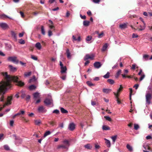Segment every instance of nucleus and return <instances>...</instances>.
Here are the masks:
<instances>
[{
  "mask_svg": "<svg viewBox=\"0 0 152 152\" xmlns=\"http://www.w3.org/2000/svg\"><path fill=\"white\" fill-rule=\"evenodd\" d=\"M8 60L16 64H18L19 62L17 58V57L15 56L9 57L8 58Z\"/></svg>",
  "mask_w": 152,
  "mask_h": 152,
  "instance_id": "20e7f679",
  "label": "nucleus"
},
{
  "mask_svg": "<svg viewBox=\"0 0 152 152\" xmlns=\"http://www.w3.org/2000/svg\"><path fill=\"white\" fill-rule=\"evenodd\" d=\"M90 22L89 21L85 20L83 22V25L85 26H89Z\"/></svg>",
  "mask_w": 152,
  "mask_h": 152,
  "instance_id": "393cba45",
  "label": "nucleus"
},
{
  "mask_svg": "<svg viewBox=\"0 0 152 152\" xmlns=\"http://www.w3.org/2000/svg\"><path fill=\"white\" fill-rule=\"evenodd\" d=\"M33 95V96L34 99V101H36L37 99L39 98L40 97L39 93L38 92L34 93Z\"/></svg>",
  "mask_w": 152,
  "mask_h": 152,
  "instance_id": "9b49d317",
  "label": "nucleus"
},
{
  "mask_svg": "<svg viewBox=\"0 0 152 152\" xmlns=\"http://www.w3.org/2000/svg\"><path fill=\"white\" fill-rule=\"evenodd\" d=\"M61 111L63 113H68V111L65 109L63 107H61L60 108Z\"/></svg>",
  "mask_w": 152,
  "mask_h": 152,
  "instance_id": "bb28decb",
  "label": "nucleus"
},
{
  "mask_svg": "<svg viewBox=\"0 0 152 152\" xmlns=\"http://www.w3.org/2000/svg\"><path fill=\"white\" fill-rule=\"evenodd\" d=\"M104 140H105V143H106L107 146L108 147H110V142L109 140L104 138Z\"/></svg>",
  "mask_w": 152,
  "mask_h": 152,
  "instance_id": "a211bd4d",
  "label": "nucleus"
},
{
  "mask_svg": "<svg viewBox=\"0 0 152 152\" xmlns=\"http://www.w3.org/2000/svg\"><path fill=\"white\" fill-rule=\"evenodd\" d=\"M104 118L107 120L109 121H112V119L110 118V117L108 116H104Z\"/></svg>",
  "mask_w": 152,
  "mask_h": 152,
  "instance_id": "37998d69",
  "label": "nucleus"
},
{
  "mask_svg": "<svg viewBox=\"0 0 152 152\" xmlns=\"http://www.w3.org/2000/svg\"><path fill=\"white\" fill-rule=\"evenodd\" d=\"M134 129L135 130H137L139 128V126L138 124H134Z\"/></svg>",
  "mask_w": 152,
  "mask_h": 152,
  "instance_id": "c03bdc74",
  "label": "nucleus"
},
{
  "mask_svg": "<svg viewBox=\"0 0 152 152\" xmlns=\"http://www.w3.org/2000/svg\"><path fill=\"white\" fill-rule=\"evenodd\" d=\"M4 148L6 150H10V148L7 145H5L4 146Z\"/></svg>",
  "mask_w": 152,
  "mask_h": 152,
  "instance_id": "603ef678",
  "label": "nucleus"
},
{
  "mask_svg": "<svg viewBox=\"0 0 152 152\" xmlns=\"http://www.w3.org/2000/svg\"><path fill=\"white\" fill-rule=\"evenodd\" d=\"M107 47V44L106 43V44H104V45H103V46L102 47V51H105L106 50Z\"/></svg>",
  "mask_w": 152,
  "mask_h": 152,
  "instance_id": "72a5a7b5",
  "label": "nucleus"
},
{
  "mask_svg": "<svg viewBox=\"0 0 152 152\" xmlns=\"http://www.w3.org/2000/svg\"><path fill=\"white\" fill-rule=\"evenodd\" d=\"M41 33L43 35L45 34V31L44 29V27L43 26H41Z\"/></svg>",
  "mask_w": 152,
  "mask_h": 152,
  "instance_id": "473e14b6",
  "label": "nucleus"
},
{
  "mask_svg": "<svg viewBox=\"0 0 152 152\" xmlns=\"http://www.w3.org/2000/svg\"><path fill=\"white\" fill-rule=\"evenodd\" d=\"M86 83L87 85L89 86H91L94 85V84L92 83L91 81H87L86 82Z\"/></svg>",
  "mask_w": 152,
  "mask_h": 152,
  "instance_id": "a19ab883",
  "label": "nucleus"
},
{
  "mask_svg": "<svg viewBox=\"0 0 152 152\" xmlns=\"http://www.w3.org/2000/svg\"><path fill=\"white\" fill-rule=\"evenodd\" d=\"M26 94L25 93H22L21 97L22 99H23L26 97Z\"/></svg>",
  "mask_w": 152,
  "mask_h": 152,
  "instance_id": "13d9d810",
  "label": "nucleus"
},
{
  "mask_svg": "<svg viewBox=\"0 0 152 152\" xmlns=\"http://www.w3.org/2000/svg\"><path fill=\"white\" fill-rule=\"evenodd\" d=\"M142 74H143L141 75L140 79V81L142 80L145 77V75L143 73H142Z\"/></svg>",
  "mask_w": 152,
  "mask_h": 152,
  "instance_id": "5fc2aeb1",
  "label": "nucleus"
},
{
  "mask_svg": "<svg viewBox=\"0 0 152 152\" xmlns=\"http://www.w3.org/2000/svg\"><path fill=\"white\" fill-rule=\"evenodd\" d=\"M14 123V121L13 120H11L10 121V125L11 126H13V125Z\"/></svg>",
  "mask_w": 152,
  "mask_h": 152,
  "instance_id": "680f3d73",
  "label": "nucleus"
},
{
  "mask_svg": "<svg viewBox=\"0 0 152 152\" xmlns=\"http://www.w3.org/2000/svg\"><path fill=\"white\" fill-rule=\"evenodd\" d=\"M110 73L109 72H107L106 75L103 76V77L106 79L109 78L110 77Z\"/></svg>",
  "mask_w": 152,
  "mask_h": 152,
  "instance_id": "c9c22d12",
  "label": "nucleus"
},
{
  "mask_svg": "<svg viewBox=\"0 0 152 152\" xmlns=\"http://www.w3.org/2000/svg\"><path fill=\"white\" fill-rule=\"evenodd\" d=\"M97 33L98 34V37L99 38H102L103 36L104 35V33L103 32H102L101 33L99 34L98 33V31H96Z\"/></svg>",
  "mask_w": 152,
  "mask_h": 152,
  "instance_id": "4c0bfd02",
  "label": "nucleus"
},
{
  "mask_svg": "<svg viewBox=\"0 0 152 152\" xmlns=\"http://www.w3.org/2000/svg\"><path fill=\"white\" fill-rule=\"evenodd\" d=\"M136 66V64H133L132 65V67L131 68V69L133 70H135V67Z\"/></svg>",
  "mask_w": 152,
  "mask_h": 152,
  "instance_id": "6e6d98bb",
  "label": "nucleus"
},
{
  "mask_svg": "<svg viewBox=\"0 0 152 152\" xmlns=\"http://www.w3.org/2000/svg\"><path fill=\"white\" fill-rule=\"evenodd\" d=\"M121 69L119 70L117 72L115 77L116 78H118L119 75L121 74Z\"/></svg>",
  "mask_w": 152,
  "mask_h": 152,
  "instance_id": "c756f323",
  "label": "nucleus"
},
{
  "mask_svg": "<svg viewBox=\"0 0 152 152\" xmlns=\"http://www.w3.org/2000/svg\"><path fill=\"white\" fill-rule=\"evenodd\" d=\"M112 91V90L110 89L109 88H104L103 89V92L108 94L110 92Z\"/></svg>",
  "mask_w": 152,
  "mask_h": 152,
  "instance_id": "dca6fc26",
  "label": "nucleus"
},
{
  "mask_svg": "<svg viewBox=\"0 0 152 152\" xmlns=\"http://www.w3.org/2000/svg\"><path fill=\"white\" fill-rule=\"evenodd\" d=\"M10 70L13 72H15L17 71V68L16 67H13L12 66L10 65L9 66Z\"/></svg>",
  "mask_w": 152,
  "mask_h": 152,
  "instance_id": "2eb2a0df",
  "label": "nucleus"
},
{
  "mask_svg": "<svg viewBox=\"0 0 152 152\" xmlns=\"http://www.w3.org/2000/svg\"><path fill=\"white\" fill-rule=\"evenodd\" d=\"M123 88V87H122V85H120V88L117 90V94H118V93L121 92Z\"/></svg>",
  "mask_w": 152,
  "mask_h": 152,
  "instance_id": "ea45409f",
  "label": "nucleus"
},
{
  "mask_svg": "<svg viewBox=\"0 0 152 152\" xmlns=\"http://www.w3.org/2000/svg\"><path fill=\"white\" fill-rule=\"evenodd\" d=\"M94 55L92 54L91 55H89L88 54H87L84 57V61H86L88 59H90L91 60H92L94 59Z\"/></svg>",
  "mask_w": 152,
  "mask_h": 152,
  "instance_id": "423d86ee",
  "label": "nucleus"
},
{
  "mask_svg": "<svg viewBox=\"0 0 152 152\" xmlns=\"http://www.w3.org/2000/svg\"><path fill=\"white\" fill-rule=\"evenodd\" d=\"M29 88L30 90H34L36 88V86L34 85H31L29 86Z\"/></svg>",
  "mask_w": 152,
  "mask_h": 152,
  "instance_id": "f704fd0d",
  "label": "nucleus"
},
{
  "mask_svg": "<svg viewBox=\"0 0 152 152\" xmlns=\"http://www.w3.org/2000/svg\"><path fill=\"white\" fill-rule=\"evenodd\" d=\"M19 42L21 44H24L25 43V41L22 39H20Z\"/></svg>",
  "mask_w": 152,
  "mask_h": 152,
  "instance_id": "49530a36",
  "label": "nucleus"
},
{
  "mask_svg": "<svg viewBox=\"0 0 152 152\" xmlns=\"http://www.w3.org/2000/svg\"><path fill=\"white\" fill-rule=\"evenodd\" d=\"M30 98V96L29 95H27L26 96V100L27 101H28Z\"/></svg>",
  "mask_w": 152,
  "mask_h": 152,
  "instance_id": "69168bd1",
  "label": "nucleus"
},
{
  "mask_svg": "<svg viewBox=\"0 0 152 152\" xmlns=\"http://www.w3.org/2000/svg\"><path fill=\"white\" fill-rule=\"evenodd\" d=\"M60 65L61 66V73H65L66 72L67 70V68L66 66H64L61 61H60Z\"/></svg>",
  "mask_w": 152,
  "mask_h": 152,
  "instance_id": "39448f33",
  "label": "nucleus"
},
{
  "mask_svg": "<svg viewBox=\"0 0 152 152\" xmlns=\"http://www.w3.org/2000/svg\"><path fill=\"white\" fill-rule=\"evenodd\" d=\"M52 35V32L51 31L49 30L48 32V35L50 37Z\"/></svg>",
  "mask_w": 152,
  "mask_h": 152,
  "instance_id": "052dcab7",
  "label": "nucleus"
},
{
  "mask_svg": "<svg viewBox=\"0 0 152 152\" xmlns=\"http://www.w3.org/2000/svg\"><path fill=\"white\" fill-rule=\"evenodd\" d=\"M4 76L5 80L0 83V95H1L0 101L4 102V95L6 91L12 86L11 82L13 81L16 83V85L21 87L24 86V83L21 81H18V78L17 76L8 75L7 72H2Z\"/></svg>",
  "mask_w": 152,
  "mask_h": 152,
  "instance_id": "f257e3e1",
  "label": "nucleus"
},
{
  "mask_svg": "<svg viewBox=\"0 0 152 152\" xmlns=\"http://www.w3.org/2000/svg\"><path fill=\"white\" fill-rule=\"evenodd\" d=\"M11 33L12 37H13L16 40V34L13 31H11Z\"/></svg>",
  "mask_w": 152,
  "mask_h": 152,
  "instance_id": "b1692460",
  "label": "nucleus"
},
{
  "mask_svg": "<svg viewBox=\"0 0 152 152\" xmlns=\"http://www.w3.org/2000/svg\"><path fill=\"white\" fill-rule=\"evenodd\" d=\"M12 99V96H8L7 99V102L3 105V107L1 106V105H0V111L5 107L6 106L11 104L12 103L11 101Z\"/></svg>",
  "mask_w": 152,
  "mask_h": 152,
  "instance_id": "7ed1b4c3",
  "label": "nucleus"
},
{
  "mask_svg": "<svg viewBox=\"0 0 152 152\" xmlns=\"http://www.w3.org/2000/svg\"><path fill=\"white\" fill-rule=\"evenodd\" d=\"M0 17L1 18H10L8 16L4 15L3 14L0 16Z\"/></svg>",
  "mask_w": 152,
  "mask_h": 152,
  "instance_id": "79ce46f5",
  "label": "nucleus"
},
{
  "mask_svg": "<svg viewBox=\"0 0 152 152\" xmlns=\"http://www.w3.org/2000/svg\"><path fill=\"white\" fill-rule=\"evenodd\" d=\"M129 90H130V100H131V95L132 94V88H130Z\"/></svg>",
  "mask_w": 152,
  "mask_h": 152,
  "instance_id": "4d7b16f0",
  "label": "nucleus"
},
{
  "mask_svg": "<svg viewBox=\"0 0 152 152\" xmlns=\"http://www.w3.org/2000/svg\"><path fill=\"white\" fill-rule=\"evenodd\" d=\"M111 138L112 139L113 141V142H115L116 140V139L117 136L115 135V136H114L112 137Z\"/></svg>",
  "mask_w": 152,
  "mask_h": 152,
  "instance_id": "864d4df0",
  "label": "nucleus"
},
{
  "mask_svg": "<svg viewBox=\"0 0 152 152\" xmlns=\"http://www.w3.org/2000/svg\"><path fill=\"white\" fill-rule=\"evenodd\" d=\"M66 78V76L65 75H63L61 77V78L63 80H65Z\"/></svg>",
  "mask_w": 152,
  "mask_h": 152,
  "instance_id": "774afa93",
  "label": "nucleus"
},
{
  "mask_svg": "<svg viewBox=\"0 0 152 152\" xmlns=\"http://www.w3.org/2000/svg\"><path fill=\"white\" fill-rule=\"evenodd\" d=\"M63 143L64 144V145H66V147L67 146H69V142L67 140H64L63 142Z\"/></svg>",
  "mask_w": 152,
  "mask_h": 152,
  "instance_id": "5701e85b",
  "label": "nucleus"
},
{
  "mask_svg": "<svg viewBox=\"0 0 152 152\" xmlns=\"http://www.w3.org/2000/svg\"><path fill=\"white\" fill-rule=\"evenodd\" d=\"M53 100L51 98H46L44 101V103L47 105L50 104L52 103Z\"/></svg>",
  "mask_w": 152,
  "mask_h": 152,
  "instance_id": "0eeeda50",
  "label": "nucleus"
},
{
  "mask_svg": "<svg viewBox=\"0 0 152 152\" xmlns=\"http://www.w3.org/2000/svg\"><path fill=\"white\" fill-rule=\"evenodd\" d=\"M0 26L4 29H6L8 28V25L5 23H0Z\"/></svg>",
  "mask_w": 152,
  "mask_h": 152,
  "instance_id": "f8f14e48",
  "label": "nucleus"
},
{
  "mask_svg": "<svg viewBox=\"0 0 152 152\" xmlns=\"http://www.w3.org/2000/svg\"><path fill=\"white\" fill-rule=\"evenodd\" d=\"M143 58L145 59V60H147L148 59V58L149 57V55H144L143 56Z\"/></svg>",
  "mask_w": 152,
  "mask_h": 152,
  "instance_id": "de8ad7c7",
  "label": "nucleus"
},
{
  "mask_svg": "<svg viewBox=\"0 0 152 152\" xmlns=\"http://www.w3.org/2000/svg\"><path fill=\"white\" fill-rule=\"evenodd\" d=\"M13 136L15 140L19 141V143H20L22 142V140L19 137H17L15 134H13Z\"/></svg>",
  "mask_w": 152,
  "mask_h": 152,
  "instance_id": "412c9836",
  "label": "nucleus"
},
{
  "mask_svg": "<svg viewBox=\"0 0 152 152\" xmlns=\"http://www.w3.org/2000/svg\"><path fill=\"white\" fill-rule=\"evenodd\" d=\"M38 112L40 113H44L46 111V110H45V108L43 106H39L38 108Z\"/></svg>",
  "mask_w": 152,
  "mask_h": 152,
  "instance_id": "6e6552de",
  "label": "nucleus"
},
{
  "mask_svg": "<svg viewBox=\"0 0 152 152\" xmlns=\"http://www.w3.org/2000/svg\"><path fill=\"white\" fill-rule=\"evenodd\" d=\"M35 47L38 50H40L41 48V45L39 42H37L35 44Z\"/></svg>",
  "mask_w": 152,
  "mask_h": 152,
  "instance_id": "6ab92c4d",
  "label": "nucleus"
},
{
  "mask_svg": "<svg viewBox=\"0 0 152 152\" xmlns=\"http://www.w3.org/2000/svg\"><path fill=\"white\" fill-rule=\"evenodd\" d=\"M41 102V100L40 99H39L37 100H36V101L35 102V104H37L40 102Z\"/></svg>",
  "mask_w": 152,
  "mask_h": 152,
  "instance_id": "e2e57ef3",
  "label": "nucleus"
},
{
  "mask_svg": "<svg viewBox=\"0 0 152 152\" xmlns=\"http://www.w3.org/2000/svg\"><path fill=\"white\" fill-rule=\"evenodd\" d=\"M139 19L143 23V26L142 28H140L138 29L139 31L143 30H144L145 29V28L146 27V24L145 23L143 19L141 17H140L139 18Z\"/></svg>",
  "mask_w": 152,
  "mask_h": 152,
  "instance_id": "1a4fd4ad",
  "label": "nucleus"
},
{
  "mask_svg": "<svg viewBox=\"0 0 152 152\" xmlns=\"http://www.w3.org/2000/svg\"><path fill=\"white\" fill-rule=\"evenodd\" d=\"M127 23H124L119 25V28L121 29H125L127 27Z\"/></svg>",
  "mask_w": 152,
  "mask_h": 152,
  "instance_id": "ddd939ff",
  "label": "nucleus"
},
{
  "mask_svg": "<svg viewBox=\"0 0 152 152\" xmlns=\"http://www.w3.org/2000/svg\"><path fill=\"white\" fill-rule=\"evenodd\" d=\"M53 113L58 114L59 113V111L58 110L56 109L53 111Z\"/></svg>",
  "mask_w": 152,
  "mask_h": 152,
  "instance_id": "09e8293b",
  "label": "nucleus"
},
{
  "mask_svg": "<svg viewBox=\"0 0 152 152\" xmlns=\"http://www.w3.org/2000/svg\"><path fill=\"white\" fill-rule=\"evenodd\" d=\"M49 123L51 125L53 126L54 125L56 124V122L54 121H50L49 122Z\"/></svg>",
  "mask_w": 152,
  "mask_h": 152,
  "instance_id": "58836bf2",
  "label": "nucleus"
},
{
  "mask_svg": "<svg viewBox=\"0 0 152 152\" xmlns=\"http://www.w3.org/2000/svg\"><path fill=\"white\" fill-rule=\"evenodd\" d=\"M84 147L87 149H91L92 148V146L90 144H87L84 146Z\"/></svg>",
  "mask_w": 152,
  "mask_h": 152,
  "instance_id": "a878e982",
  "label": "nucleus"
},
{
  "mask_svg": "<svg viewBox=\"0 0 152 152\" xmlns=\"http://www.w3.org/2000/svg\"><path fill=\"white\" fill-rule=\"evenodd\" d=\"M58 148H62L64 149H67V148L66 147V145H59L58 147Z\"/></svg>",
  "mask_w": 152,
  "mask_h": 152,
  "instance_id": "cd10ccee",
  "label": "nucleus"
},
{
  "mask_svg": "<svg viewBox=\"0 0 152 152\" xmlns=\"http://www.w3.org/2000/svg\"><path fill=\"white\" fill-rule=\"evenodd\" d=\"M102 129L103 130H108L110 129V128L109 126L105 125L103 126Z\"/></svg>",
  "mask_w": 152,
  "mask_h": 152,
  "instance_id": "aec40b11",
  "label": "nucleus"
},
{
  "mask_svg": "<svg viewBox=\"0 0 152 152\" xmlns=\"http://www.w3.org/2000/svg\"><path fill=\"white\" fill-rule=\"evenodd\" d=\"M92 39V37L91 36H88L86 39V41H90Z\"/></svg>",
  "mask_w": 152,
  "mask_h": 152,
  "instance_id": "8fccbe9b",
  "label": "nucleus"
},
{
  "mask_svg": "<svg viewBox=\"0 0 152 152\" xmlns=\"http://www.w3.org/2000/svg\"><path fill=\"white\" fill-rule=\"evenodd\" d=\"M87 15L89 16H91L92 15V13L90 10H88L87 12Z\"/></svg>",
  "mask_w": 152,
  "mask_h": 152,
  "instance_id": "338daca9",
  "label": "nucleus"
},
{
  "mask_svg": "<svg viewBox=\"0 0 152 152\" xmlns=\"http://www.w3.org/2000/svg\"><path fill=\"white\" fill-rule=\"evenodd\" d=\"M138 35L136 34L133 33L132 34L133 38H137L138 37Z\"/></svg>",
  "mask_w": 152,
  "mask_h": 152,
  "instance_id": "bf43d9fd",
  "label": "nucleus"
},
{
  "mask_svg": "<svg viewBox=\"0 0 152 152\" xmlns=\"http://www.w3.org/2000/svg\"><path fill=\"white\" fill-rule=\"evenodd\" d=\"M69 128L70 130H73L75 128V124L73 123L70 124L69 125Z\"/></svg>",
  "mask_w": 152,
  "mask_h": 152,
  "instance_id": "4468645a",
  "label": "nucleus"
},
{
  "mask_svg": "<svg viewBox=\"0 0 152 152\" xmlns=\"http://www.w3.org/2000/svg\"><path fill=\"white\" fill-rule=\"evenodd\" d=\"M107 82L111 85L115 83L114 80L111 79H108Z\"/></svg>",
  "mask_w": 152,
  "mask_h": 152,
  "instance_id": "7c9ffc66",
  "label": "nucleus"
},
{
  "mask_svg": "<svg viewBox=\"0 0 152 152\" xmlns=\"http://www.w3.org/2000/svg\"><path fill=\"white\" fill-rule=\"evenodd\" d=\"M66 53L67 55V58H70L71 57V55L69 49H66Z\"/></svg>",
  "mask_w": 152,
  "mask_h": 152,
  "instance_id": "f3484780",
  "label": "nucleus"
},
{
  "mask_svg": "<svg viewBox=\"0 0 152 152\" xmlns=\"http://www.w3.org/2000/svg\"><path fill=\"white\" fill-rule=\"evenodd\" d=\"M34 123L36 125H39L41 124V121L40 120H36L34 121Z\"/></svg>",
  "mask_w": 152,
  "mask_h": 152,
  "instance_id": "c85d7f7f",
  "label": "nucleus"
},
{
  "mask_svg": "<svg viewBox=\"0 0 152 152\" xmlns=\"http://www.w3.org/2000/svg\"><path fill=\"white\" fill-rule=\"evenodd\" d=\"M51 133V132L50 131H46L44 134V137H45L47 136L50 134Z\"/></svg>",
  "mask_w": 152,
  "mask_h": 152,
  "instance_id": "e433bc0d",
  "label": "nucleus"
},
{
  "mask_svg": "<svg viewBox=\"0 0 152 152\" xmlns=\"http://www.w3.org/2000/svg\"><path fill=\"white\" fill-rule=\"evenodd\" d=\"M149 91H147L145 95L146 104L149 105L151 103L152 99V90L151 88H149Z\"/></svg>",
  "mask_w": 152,
  "mask_h": 152,
  "instance_id": "f03ea898",
  "label": "nucleus"
},
{
  "mask_svg": "<svg viewBox=\"0 0 152 152\" xmlns=\"http://www.w3.org/2000/svg\"><path fill=\"white\" fill-rule=\"evenodd\" d=\"M126 148L129 150L130 151H132L133 149L132 147L129 144H127L126 145Z\"/></svg>",
  "mask_w": 152,
  "mask_h": 152,
  "instance_id": "2f4dec72",
  "label": "nucleus"
},
{
  "mask_svg": "<svg viewBox=\"0 0 152 152\" xmlns=\"http://www.w3.org/2000/svg\"><path fill=\"white\" fill-rule=\"evenodd\" d=\"M31 72H26L25 73L24 75L25 76L28 77L31 74Z\"/></svg>",
  "mask_w": 152,
  "mask_h": 152,
  "instance_id": "3c124183",
  "label": "nucleus"
},
{
  "mask_svg": "<svg viewBox=\"0 0 152 152\" xmlns=\"http://www.w3.org/2000/svg\"><path fill=\"white\" fill-rule=\"evenodd\" d=\"M31 58L33 59L36 61L38 59L37 58V56H34L33 55H31Z\"/></svg>",
  "mask_w": 152,
  "mask_h": 152,
  "instance_id": "a18cd8bd",
  "label": "nucleus"
},
{
  "mask_svg": "<svg viewBox=\"0 0 152 152\" xmlns=\"http://www.w3.org/2000/svg\"><path fill=\"white\" fill-rule=\"evenodd\" d=\"M80 17L82 19H86V17L85 15L83 16L81 15L80 14Z\"/></svg>",
  "mask_w": 152,
  "mask_h": 152,
  "instance_id": "0e129e2a",
  "label": "nucleus"
},
{
  "mask_svg": "<svg viewBox=\"0 0 152 152\" xmlns=\"http://www.w3.org/2000/svg\"><path fill=\"white\" fill-rule=\"evenodd\" d=\"M114 95L116 96V98L117 99V102L118 104H120L121 103V102L119 100V99H118V96L119 95V94H116V93H115L114 92Z\"/></svg>",
  "mask_w": 152,
  "mask_h": 152,
  "instance_id": "4be33fe9",
  "label": "nucleus"
},
{
  "mask_svg": "<svg viewBox=\"0 0 152 152\" xmlns=\"http://www.w3.org/2000/svg\"><path fill=\"white\" fill-rule=\"evenodd\" d=\"M102 64L99 62H96L94 64V67L97 69L101 67Z\"/></svg>",
  "mask_w": 152,
  "mask_h": 152,
  "instance_id": "9d476101",
  "label": "nucleus"
}]
</instances>
